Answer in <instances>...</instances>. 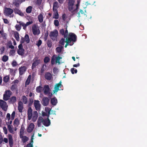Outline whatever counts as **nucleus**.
<instances>
[{
    "label": "nucleus",
    "instance_id": "nucleus-1",
    "mask_svg": "<svg viewBox=\"0 0 147 147\" xmlns=\"http://www.w3.org/2000/svg\"><path fill=\"white\" fill-rule=\"evenodd\" d=\"M75 1L74 0H69L68 3V8L69 11L73 12L76 11L78 8L79 5L78 3L75 5L74 4Z\"/></svg>",
    "mask_w": 147,
    "mask_h": 147
},
{
    "label": "nucleus",
    "instance_id": "nucleus-2",
    "mask_svg": "<svg viewBox=\"0 0 147 147\" xmlns=\"http://www.w3.org/2000/svg\"><path fill=\"white\" fill-rule=\"evenodd\" d=\"M66 38L71 43H73L74 44V43L77 41V36L75 34L73 33H70Z\"/></svg>",
    "mask_w": 147,
    "mask_h": 147
},
{
    "label": "nucleus",
    "instance_id": "nucleus-3",
    "mask_svg": "<svg viewBox=\"0 0 147 147\" xmlns=\"http://www.w3.org/2000/svg\"><path fill=\"white\" fill-rule=\"evenodd\" d=\"M39 57L37 56L35 57L33 59V62L32 64V69H33L36 67L38 64L40 63V60L38 59Z\"/></svg>",
    "mask_w": 147,
    "mask_h": 147
},
{
    "label": "nucleus",
    "instance_id": "nucleus-4",
    "mask_svg": "<svg viewBox=\"0 0 147 147\" xmlns=\"http://www.w3.org/2000/svg\"><path fill=\"white\" fill-rule=\"evenodd\" d=\"M12 92L10 90H6L3 95V99L4 100L7 101L9 99L11 96L12 95Z\"/></svg>",
    "mask_w": 147,
    "mask_h": 147
},
{
    "label": "nucleus",
    "instance_id": "nucleus-5",
    "mask_svg": "<svg viewBox=\"0 0 147 147\" xmlns=\"http://www.w3.org/2000/svg\"><path fill=\"white\" fill-rule=\"evenodd\" d=\"M58 36V32L57 30H55L50 32L49 36L53 40H55Z\"/></svg>",
    "mask_w": 147,
    "mask_h": 147
},
{
    "label": "nucleus",
    "instance_id": "nucleus-6",
    "mask_svg": "<svg viewBox=\"0 0 147 147\" xmlns=\"http://www.w3.org/2000/svg\"><path fill=\"white\" fill-rule=\"evenodd\" d=\"M17 22L19 24H20V25H21V26L22 27V26L23 27V29L25 30H26L27 28V26L30 24H31L33 23V22L32 21H31L27 22L26 24L24 23L22 21H17Z\"/></svg>",
    "mask_w": 147,
    "mask_h": 147
},
{
    "label": "nucleus",
    "instance_id": "nucleus-7",
    "mask_svg": "<svg viewBox=\"0 0 147 147\" xmlns=\"http://www.w3.org/2000/svg\"><path fill=\"white\" fill-rule=\"evenodd\" d=\"M18 49L17 51L18 54L21 56H23L24 53L25 49L23 48L22 44H20L18 46Z\"/></svg>",
    "mask_w": 147,
    "mask_h": 147
},
{
    "label": "nucleus",
    "instance_id": "nucleus-8",
    "mask_svg": "<svg viewBox=\"0 0 147 147\" xmlns=\"http://www.w3.org/2000/svg\"><path fill=\"white\" fill-rule=\"evenodd\" d=\"M13 12V10L10 7H5L4 8V13L6 16H9L11 15Z\"/></svg>",
    "mask_w": 147,
    "mask_h": 147
},
{
    "label": "nucleus",
    "instance_id": "nucleus-9",
    "mask_svg": "<svg viewBox=\"0 0 147 147\" xmlns=\"http://www.w3.org/2000/svg\"><path fill=\"white\" fill-rule=\"evenodd\" d=\"M32 33L34 35H38L40 33V30L39 29L37 28L36 24H34L32 26Z\"/></svg>",
    "mask_w": 147,
    "mask_h": 147
},
{
    "label": "nucleus",
    "instance_id": "nucleus-10",
    "mask_svg": "<svg viewBox=\"0 0 147 147\" xmlns=\"http://www.w3.org/2000/svg\"><path fill=\"white\" fill-rule=\"evenodd\" d=\"M0 106L3 110L5 111H7V102H6L3 100H0Z\"/></svg>",
    "mask_w": 147,
    "mask_h": 147
},
{
    "label": "nucleus",
    "instance_id": "nucleus-11",
    "mask_svg": "<svg viewBox=\"0 0 147 147\" xmlns=\"http://www.w3.org/2000/svg\"><path fill=\"white\" fill-rule=\"evenodd\" d=\"M61 84L62 81H61L59 83L56 84L54 88V93H55L57 92L58 90H61L59 89V88H61V87L63 86Z\"/></svg>",
    "mask_w": 147,
    "mask_h": 147
},
{
    "label": "nucleus",
    "instance_id": "nucleus-12",
    "mask_svg": "<svg viewBox=\"0 0 147 147\" xmlns=\"http://www.w3.org/2000/svg\"><path fill=\"white\" fill-rule=\"evenodd\" d=\"M49 98L46 97H44L43 98L42 103L44 106H47L49 102Z\"/></svg>",
    "mask_w": 147,
    "mask_h": 147
},
{
    "label": "nucleus",
    "instance_id": "nucleus-13",
    "mask_svg": "<svg viewBox=\"0 0 147 147\" xmlns=\"http://www.w3.org/2000/svg\"><path fill=\"white\" fill-rule=\"evenodd\" d=\"M50 89L48 85H45L44 88V92L45 95H46L48 94L49 95L50 94Z\"/></svg>",
    "mask_w": 147,
    "mask_h": 147
},
{
    "label": "nucleus",
    "instance_id": "nucleus-14",
    "mask_svg": "<svg viewBox=\"0 0 147 147\" xmlns=\"http://www.w3.org/2000/svg\"><path fill=\"white\" fill-rule=\"evenodd\" d=\"M19 74L22 75L24 74L27 70V67L26 66H22L19 68Z\"/></svg>",
    "mask_w": 147,
    "mask_h": 147
},
{
    "label": "nucleus",
    "instance_id": "nucleus-15",
    "mask_svg": "<svg viewBox=\"0 0 147 147\" xmlns=\"http://www.w3.org/2000/svg\"><path fill=\"white\" fill-rule=\"evenodd\" d=\"M34 106L37 111L40 110L41 105L38 100H35L34 102Z\"/></svg>",
    "mask_w": 147,
    "mask_h": 147
},
{
    "label": "nucleus",
    "instance_id": "nucleus-16",
    "mask_svg": "<svg viewBox=\"0 0 147 147\" xmlns=\"http://www.w3.org/2000/svg\"><path fill=\"white\" fill-rule=\"evenodd\" d=\"M27 115L28 120H30L32 118V110L31 107H29L28 108L27 111Z\"/></svg>",
    "mask_w": 147,
    "mask_h": 147
},
{
    "label": "nucleus",
    "instance_id": "nucleus-17",
    "mask_svg": "<svg viewBox=\"0 0 147 147\" xmlns=\"http://www.w3.org/2000/svg\"><path fill=\"white\" fill-rule=\"evenodd\" d=\"M8 138L9 146L10 147H12L13 145V142L12 135L11 134H8Z\"/></svg>",
    "mask_w": 147,
    "mask_h": 147
},
{
    "label": "nucleus",
    "instance_id": "nucleus-18",
    "mask_svg": "<svg viewBox=\"0 0 147 147\" xmlns=\"http://www.w3.org/2000/svg\"><path fill=\"white\" fill-rule=\"evenodd\" d=\"M45 78L47 80L50 81L51 80L52 78V75L50 72H47L45 74Z\"/></svg>",
    "mask_w": 147,
    "mask_h": 147
},
{
    "label": "nucleus",
    "instance_id": "nucleus-19",
    "mask_svg": "<svg viewBox=\"0 0 147 147\" xmlns=\"http://www.w3.org/2000/svg\"><path fill=\"white\" fill-rule=\"evenodd\" d=\"M51 124L49 118L44 119L43 124L46 127H48Z\"/></svg>",
    "mask_w": 147,
    "mask_h": 147
},
{
    "label": "nucleus",
    "instance_id": "nucleus-20",
    "mask_svg": "<svg viewBox=\"0 0 147 147\" xmlns=\"http://www.w3.org/2000/svg\"><path fill=\"white\" fill-rule=\"evenodd\" d=\"M34 127V125L33 123H30L27 129V131L28 133H31Z\"/></svg>",
    "mask_w": 147,
    "mask_h": 147
},
{
    "label": "nucleus",
    "instance_id": "nucleus-21",
    "mask_svg": "<svg viewBox=\"0 0 147 147\" xmlns=\"http://www.w3.org/2000/svg\"><path fill=\"white\" fill-rule=\"evenodd\" d=\"M14 11L16 14H18L21 16H24V14L18 8H15L14 9Z\"/></svg>",
    "mask_w": 147,
    "mask_h": 147
},
{
    "label": "nucleus",
    "instance_id": "nucleus-22",
    "mask_svg": "<svg viewBox=\"0 0 147 147\" xmlns=\"http://www.w3.org/2000/svg\"><path fill=\"white\" fill-rule=\"evenodd\" d=\"M8 101L9 103L13 104L16 102V97L15 96H12L11 97Z\"/></svg>",
    "mask_w": 147,
    "mask_h": 147
},
{
    "label": "nucleus",
    "instance_id": "nucleus-23",
    "mask_svg": "<svg viewBox=\"0 0 147 147\" xmlns=\"http://www.w3.org/2000/svg\"><path fill=\"white\" fill-rule=\"evenodd\" d=\"M59 5L57 1H55L54 2L53 5V10H57L58 8Z\"/></svg>",
    "mask_w": 147,
    "mask_h": 147
},
{
    "label": "nucleus",
    "instance_id": "nucleus-24",
    "mask_svg": "<svg viewBox=\"0 0 147 147\" xmlns=\"http://www.w3.org/2000/svg\"><path fill=\"white\" fill-rule=\"evenodd\" d=\"M51 103L52 105H56L57 103V99L55 97L53 98H51Z\"/></svg>",
    "mask_w": 147,
    "mask_h": 147
},
{
    "label": "nucleus",
    "instance_id": "nucleus-25",
    "mask_svg": "<svg viewBox=\"0 0 147 147\" xmlns=\"http://www.w3.org/2000/svg\"><path fill=\"white\" fill-rule=\"evenodd\" d=\"M20 137L22 138V141L24 143L26 142L28 140V138L25 136H23V135L20 136Z\"/></svg>",
    "mask_w": 147,
    "mask_h": 147
},
{
    "label": "nucleus",
    "instance_id": "nucleus-26",
    "mask_svg": "<svg viewBox=\"0 0 147 147\" xmlns=\"http://www.w3.org/2000/svg\"><path fill=\"white\" fill-rule=\"evenodd\" d=\"M53 11L54 12L53 18L55 19H58L59 17V15L57 10H53Z\"/></svg>",
    "mask_w": 147,
    "mask_h": 147
},
{
    "label": "nucleus",
    "instance_id": "nucleus-27",
    "mask_svg": "<svg viewBox=\"0 0 147 147\" xmlns=\"http://www.w3.org/2000/svg\"><path fill=\"white\" fill-rule=\"evenodd\" d=\"M43 17L42 14L41 13L38 16V21L40 23L42 22L43 20Z\"/></svg>",
    "mask_w": 147,
    "mask_h": 147
},
{
    "label": "nucleus",
    "instance_id": "nucleus-28",
    "mask_svg": "<svg viewBox=\"0 0 147 147\" xmlns=\"http://www.w3.org/2000/svg\"><path fill=\"white\" fill-rule=\"evenodd\" d=\"M31 75H29L25 82L26 85H28L30 84L31 82Z\"/></svg>",
    "mask_w": 147,
    "mask_h": 147
},
{
    "label": "nucleus",
    "instance_id": "nucleus-29",
    "mask_svg": "<svg viewBox=\"0 0 147 147\" xmlns=\"http://www.w3.org/2000/svg\"><path fill=\"white\" fill-rule=\"evenodd\" d=\"M22 100L25 104H27L28 102V99L25 96H22Z\"/></svg>",
    "mask_w": 147,
    "mask_h": 147
},
{
    "label": "nucleus",
    "instance_id": "nucleus-30",
    "mask_svg": "<svg viewBox=\"0 0 147 147\" xmlns=\"http://www.w3.org/2000/svg\"><path fill=\"white\" fill-rule=\"evenodd\" d=\"M19 124V119L17 118L15 119L13 122V125L14 126L18 127Z\"/></svg>",
    "mask_w": 147,
    "mask_h": 147
},
{
    "label": "nucleus",
    "instance_id": "nucleus-31",
    "mask_svg": "<svg viewBox=\"0 0 147 147\" xmlns=\"http://www.w3.org/2000/svg\"><path fill=\"white\" fill-rule=\"evenodd\" d=\"M24 38L25 39V42L27 43H29L30 42V39L29 36L27 34H25Z\"/></svg>",
    "mask_w": 147,
    "mask_h": 147
},
{
    "label": "nucleus",
    "instance_id": "nucleus-32",
    "mask_svg": "<svg viewBox=\"0 0 147 147\" xmlns=\"http://www.w3.org/2000/svg\"><path fill=\"white\" fill-rule=\"evenodd\" d=\"M62 57H60V56L59 55L58 56L55 57V62L57 63H58L59 64L61 63L60 62V60L61 59Z\"/></svg>",
    "mask_w": 147,
    "mask_h": 147
},
{
    "label": "nucleus",
    "instance_id": "nucleus-33",
    "mask_svg": "<svg viewBox=\"0 0 147 147\" xmlns=\"http://www.w3.org/2000/svg\"><path fill=\"white\" fill-rule=\"evenodd\" d=\"M14 37L17 41L20 40V37L19 33L18 32H16L14 34Z\"/></svg>",
    "mask_w": 147,
    "mask_h": 147
},
{
    "label": "nucleus",
    "instance_id": "nucleus-34",
    "mask_svg": "<svg viewBox=\"0 0 147 147\" xmlns=\"http://www.w3.org/2000/svg\"><path fill=\"white\" fill-rule=\"evenodd\" d=\"M8 59L9 57L8 56L5 55L3 56L1 60L3 62H6L8 60Z\"/></svg>",
    "mask_w": 147,
    "mask_h": 147
},
{
    "label": "nucleus",
    "instance_id": "nucleus-35",
    "mask_svg": "<svg viewBox=\"0 0 147 147\" xmlns=\"http://www.w3.org/2000/svg\"><path fill=\"white\" fill-rule=\"evenodd\" d=\"M63 48V47L62 46H61L59 47H57L55 49L56 52L58 53H60L61 52Z\"/></svg>",
    "mask_w": 147,
    "mask_h": 147
},
{
    "label": "nucleus",
    "instance_id": "nucleus-36",
    "mask_svg": "<svg viewBox=\"0 0 147 147\" xmlns=\"http://www.w3.org/2000/svg\"><path fill=\"white\" fill-rule=\"evenodd\" d=\"M12 125H8L7 129L11 133H13V128L12 127Z\"/></svg>",
    "mask_w": 147,
    "mask_h": 147
},
{
    "label": "nucleus",
    "instance_id": "nucleus-37",
    "mask_svg": "<svg viewBox=\"0 0 147 147\" xmlns=\"http://www.w3.org/2000/svg\"><path fill=\"white\" fill-rule=\"evenodd\" d=\"M32 7L29 6L26 8V11L27 13H30L32 11Z\"/></svg>",
    "mask_w": 147,
    "mask_h": 147
},
{
    "label": "nucleus",
    "instance_id": "nucleus-38",
    "mask_svg": "<svg viewBox=\"0 0 147 147\" xmlns=\"http://www.w3.org/2000/svg\"><path fill=\"white\" fill-rule=\"evenodd\" d=\"M24 127L22 126V125L20 129V136H22L24 134Z\"/></svg>",
    "mask_w": 147,
    "mask_h": 147
},
{
    "label": "nucleus",
    "instance_id": "nucleus-39",
    "mask_svg": "<svg viewBox=\"0 0 147 147\" xmlns=\"http://www.w3.org/2000/svg\"><path fill=\"white\" fill-rule=\"evenodd\" d=\"M65 42L66 43L65 46V48H66L67 46L69 45L70 46H72L73 44V43H71L67 38H66Z\"/></svg>",
    "mask_w": 147,
    "mask_h": 147
},
{
    "label": "nucleus",
    "instance_id": "nucleus-40",
    "mask_svg": "<svg viewBox=\"0 0 147 147\" xmlns=\"http://www.w3.org/2000/svg\"><path fill=\"white\" fill-rule=\"evenodd\" d=\"M16 53L15 50L14 49L11 50L9 53V54L10 56H14Z\"/></svg>",
    "mask_w": 147,
    "mask_h": 147
},
{
    "label": "nucleus",
    "instance_id": "nucleus-41",
    "mask_svg": "<svg viewBox=\"0 0 147 147\" xmlns=\"http://www.w3.org/2000/svg\"><path fill=\"white\" fill-rule=\"evenodd\" d=\"M42 87L40 86H37L36 88V91L37 92L40 93L41 92L42 90Z\"/></svg>",
    "mask_w": 147,
    "mask_h": 147
},
{
    "label": "nucleus",
    "instance_id": "nucleus-42",
    "mask_svg": "<svg viewBox=\"0 0 147 147\" xmlns=\"http://www.w3.org/2000/svg\"><path fill=\"white\" fill-rule=\"evenodd\" d=\"M50 61V59L48 57H45L44 59V62L45 63H47L49 62Z\"/></svg>",
    "mask_w": 147,
    "mask_h": 147
},
{
    "label": "nucleus",
    "instance_id": "nucleus-43",
    "mask_svg": "<svg viewBox=\"0 0 147 147\" xmlns=\"http://www.w3.org/2000/svg\"><path fill=\"white\" fill-rule=\"evenodd\" d=\"M47 66L45 64H43L41 68V69L40 71V72L41 74L44 73V71L45 70V68Z\"/></svg>",
    "mask_w": 147,
    "mask_h": 147
},
{
    "label": "nucleus",
    "instance_id": "nucleus-44",
    "mask_svg": "<svg viewBox=\"0 0 147 147\" xmlns=\"http://www.w3.org/2000/svg\"><path fill=\"white\" fill-rule=\"evenodd\" d=\"M15 27L16 30L18 31H20L22 28V27L20 24H16Z\"/></svg>",
    "mask_w": 147,
    "mask_h": 147
},
{
    "label": "nucleus",
    "instance_id": "nucleus-45",
    "mask_svg": "<svg viewBox=\"0 0 147 147\" xmlns=\"http://www.w3.org/2000/svg\"><path fill=\"white\" fill-rule=\"evenodd\" d=\"M51 109H50L49 108H47L45 109V111L47 113V114L48 118H49V115L51 114Z\"/></svg>",
    "mask_w": 147,
    "mask_h": 147
},
{
    "label": "nucleus",
    "instance_id": "nucleus-46",
    "mask_svg": "<svg viewBox=\"0 0 147 147\" xmlns=\"http://www.w3.org/2000/svg\"><path fill=\"white\" fill-rule=\"evenodd\" d=\"M38 117V113L36 111H34L33 116V119H35L36 120Z\"/></svg>",
    "mask_w": 147,
    "mask_h": 147
},
{
    "label": "nucleus",
    "instance_id": "nucleus-47",
    "mask_svg": "<svg viewBox=\"0 0 147 147\" xmlns=\"http://www.w3.org/2000/svg\"><path fill=\"white\" fill-rule=\"evenodd\" d=\"M65 38H61V40L59 41V43L63 46L64 45L65 42Z\"/></svg>",
    "mask_w": 147,
    "mask_h": 147
},
{
    "label": "nucleus",
    "instance_id": "nucleus-48",
    "mask_svg": "<svg viewBox=\"0 0 147 147\" xmlns=\"http://www.w3.org/2000/svg\"><path fill=\"white\" fill-rule=\"evenodd\" d=\"M9 80V77L7 76H6L4 77L3 78V80L5 82H8Z\"/></svg>",
    "mask_w": 147,
    "mask_h": 147
},
{
    "label": "nucleus",
    "instance_id": "nucleus-49",
    "mask_svg": "<svg viewBox=\"0 0 147 147\" xmlns=\"http://www.w3.org/2000/svg\"><path fill=\"white\" fill-rule=\"evenodd\" d=\"M54 24L56 26H58L59 25V22L58 20H55L54 21Z\"/></svg>",
    "mask_w": 147,
    "mask_h": 147
},
{
    "label": "nucleus",
    "instance_id": "nucleus-50",
    "mask_svg": "<svg viewBox=\"0 0 147 147\" xmlns=\"http://www.w3.org/2000/svg\"><path fill=\"white\" fill-rule=\"evenodd\" d=\"M47 44L48 47L51 48L52 47V42L51 41L48 40Z\"/></svg>",
    "mask_w": 147,
    "mask_h": 147
},
{
    "label": "nucleus",
    "instance_id": "nucleus-51",
    "mask_svg": "<svg viewBox=\"0 0 147 147\" xmlns=\"http://www.w3.org/2000/svg\"><path fill=\"white\" fill-rule=\"evenodd\" d=\"M18 109L20 112L21 113L22 112V109H23V106H18Z\"/></svg>",
    "mask_w": 147,
    "mask_h": 147
},
{
    "label": "nucleus",
    "instance_id": "nucleus-52",
    "mask_svg": "<svg viewBox=\"0 0 147 147\" xmlns=\"http://www.w3.org/2000/svg\"><path fill=\"white\" fill-rule=\"evenodd\" d=\"M16 113L15 112L13 111V112L11 114V119L12 120H13L14 119L15 115Z\"/></svg>",
    "mask_w": 147,
    "mask_h": 147
},
{
    "label": "nucleus",
    "instance_id": "nucleus-53",
    "mask_svg": "<svg viewBox=\"0 0 147 147\" xmlns=\"http://www.w3.org/2000/svg\"><path fill=\"white\" fill-rule=\"evenodd\" d=\"M42 43V42L41 40H39L37 41V43L36 44V45L38 47H39L40 46Z\"/></svg>",
    "mask_w": 147,
    "mask_h": 147
},
{
    "label": "nucleus",
    "instance_id": "nucleus-54",
    "mask_svg": "<svg viewBox=\"0 0 147 147\" xmlns=\"http://www.w3.org/2000/svg\"><path fill=\"white\" fill-rule=\"evenodd\" d=\"M6 118L8 121H9L11 118V115L9 113H7L6 115Z\"/></svg>",
    "mask_w": 147,
    "mask_h": 147
},
{
    "label": "nucleus",
    "instance_id": "nucleus-55",
    "mask_svg": "<svg viewBox=\"0 0 147 147\" xmlns=\"http://www.w3.org/2000/svg\"><path fill=\"white\" fill-rule=\"evenodd\" d=\"M11 65L13 66H16L17 65V63L16 60H14L11 63Z\"/></svg>",
    "mask_w": 147,
    "mask_h": 147
},
{
    "label": "nucleus",
    "instance_id": "nucleus-56",
    "mask_svg": "<svg viewBox=\"0 0 147 147\" xmlns=\"http://www.w3.org/2000/svg\"><path fill=\"white\" fill-rule=\"evenodd\" d=\"M67 18V16H66V14L64 13L62 15V18L63 21H65Z\"/></svg>",
    "mask_w": 147,
    "mask_h": 147
},
{
    "label": "nucleus",
    "instance_id": "nucleus-57",
    "mask_svg": "<svg viewBox=\"0 0 147 147\" xmlns=\"http://www.w3.org/2000/svg\"><path fill=\"white\" fill-rule=\"evenodd\" d=\"M68 36V31L66 30L65 31H64V38H66Z\"/></svg>",
    "mask_w": 147,
    "mask_h": 147
},
{
    "label": "nucleus",
    "instance_id": "nucleus-58",
    "mask_svg": "<svg viewBox=\"0 0 147 147\" xmlns=\"http://www.w3.org/2000/svg\"><path fill=\"white\" fill-rule=\"evenodd\" d=\"M13 4L16 6L17 7H19L20 5V4L18 3H17V2H16V1H14L13 2Z\"/></svg>",
    "mask_w": 147,
    "mask_h": 147
},
{
    "label": "nucleus",
    "instance_id": "nucleus-59",
    "mask_svg": "<svg viewBox=\"0 0 147 147\" xmlns=\"http://www.w3.org/2000/svg\"><path fill=\"white\" fill-rule=\"evenodd\" d=\"M3 131L4 132V134H6L7 133V128H6V127H3Z\"/></svg>",
    "mask_w": 147,
    "mask_h": 147
},
{
    "label": "nucleus",
    "instance_id": "nucleus-60",
    "mask_svg": "<svg viewBox=\"0 0 147 147\" xmlns=\"http://www.w3.org/2000/svg\"><path fill=\"white\" fill-rule=\"evenodd\" d=\"M44 120V119L42 117H39L38 118V121H40L43 123Z\"/></svg>",
    "mask_w": 147,
    "mask_h": 147
},
{
    "label": "nucleus",
    "instance_id": "nucleus-61",
    "mask_svg": "<svg viewBox=\"0 0 147 147\" xmlns=\"http://www.w3.org/2000/svg\"><path fill=\"white\" fill-rule=\"evenodd\" d=\"M42 0H37L36 4L38 5H40L42 3Z\"/></svg>",
    "mask_w": 147,
    "mask_h": 147
},
{
    "label": "nucleus",
    "instance_id": "nucleus-62",
    "mask_svg": "<svg viewBox=\"0 0 147 147\" xmlns=\"http://www.w3.org/2000/svg\"><path fill=\"white\" fill-rule=\"evenodd\" d=\"M60 32L62 35L64 36V30L63 29H61L60 31Z\"/></svg>",
    "mask_w": 147,
    "mask_h": 147
},
{
    "label": "nucleus",
    "instance_id": "nucleus-63",
    "mask_svg": "<svg viewBox=\"0 0 147 147\" xmlns=\"http://www.w3.org/2000/svg\"><path fill=\"white\" fill-rule=\"evenodd\" d=\"M3 20L4 22L6 24H8L9 23V21L7 19V18H3Z\"/></svg>",
    "mask_w": 147,
    "mask_h": 147
},
{
    "label": "nucleus",
    "instance_id": "nucleus-64",
    "mask_svg": "<svg viewBox=\"0 0 147 147\" xmlns=\"http://www.w3.org/2000/svg\"><path fill=\"white\" fill-rule=\"evenodd\" d=\"M55 59L53 57H52L51 60V64L52 65H53L55 64Z\"/></svg>",
    "mask_w": 147,
    "mask_h": 147
}]
</instances>
